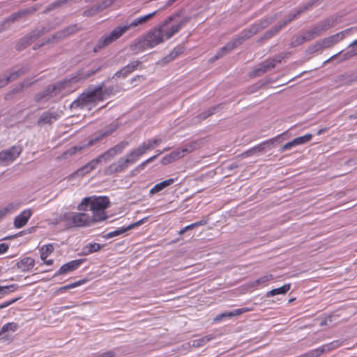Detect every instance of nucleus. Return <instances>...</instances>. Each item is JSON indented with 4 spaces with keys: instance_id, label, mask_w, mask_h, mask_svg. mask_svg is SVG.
<instances>
[{
    "instance_id": "nucleus-1",
    "label": "nucleus",
    "mask_w": 357,
    "mask_h": 357,
    "mask_svg": "<svg viewBox=\"0 0 357 357\" xmlns=\"http://www.w3.org/2000/svg\"><path fill=\"white\" fill-rule=\"evenodd\" d=\"M100 70L97 68L95 70H88L86 72H79L70 79H66L59 82L55 84L48 86L44 91L38 93L35 96L36 101H46L50 98L59 94L61 96H67L77 89L75 86L79 82L87 79Z\"/></svg>"
},
{
    "instance_id": "nucleus-2",
    "label": "nucleus",
    "mask_w": 357,
    "mask_h": 357,
    "mask_svg": "<svg viewBox=\"0 0 357 357\" xmlns=\"http://www.w3.org/2000/svg\"><path fill=\"white\" fill-rule=\"evenodd\" d=\"M280 13H278L274 15L267 17L258 23L254 24L250 29H245L238 36L234 38L231 41L226 44L222 47L217 54L210 59L211 62H214L218 59L223 56L225 54L229 53L233 49L241 45L246 39L250 38L254 34H256L261 30L265 29L275 20L280 17Z\"/></svg>"
},
{
    "instance_id": "nucleus-3",
    "label": "nucleus",
    "mask_w": 357,
    "mask_h": 357,
    "mask_svg": "<svg viewBox=\"0 0 357 357\" xmlns=\"http://www.w3.org/2000/svg\"><path fill=\"white\" fill-rule=\"evenodd\" d=\"M158 11L159 10L147 15L138 17L132 20L130 22H126L123 25L116 26L109 33L105 34L99 39L96 45L94 47V52H98L108 46L121 37L128 30L144 25L151 19H152L158 13Z\"/></svg>"
},
{
    "instance_id": "nucleus-4",
    "label": "nucleus",
    "mask_w": 357,
    "mask_h": 357,
    "mask_svg": "<svg viewBox=\"0 0 357 357\" xmlns=\"http://www.w3.org/2000/svg\"><path fill=\"white\" fill-rule=\"evenodd\" d=\"M110 205L107 197H84L77 206L79 211H87L89 209L92 212L91 218L93 222H100L107 218L105 209Z\"/></svg>"
},
{
    "instance_id": "nucleus-5",
    "label": "nucleus",
    "mask_w": 357,
    "mask_h": 357,
    "mask_svg": "<svg viewBox=\"0 0 357 357\" xmlns=\"http://www.w3.org/2000/svg\"><path fill=\"white\" fill-rule=\"evenodd\" d=\"M128 142H121L120 143L104 152L102 154L100 155L98 158L91 160L87 164L78 169L73 174L72 176H84L86 174L89 173L93 169H94L97 165L102 160L107 162L114 158L116 155L121 153L128 146Z\"/></svg>"
},
{
    "instance_id": "nucleus-6",
    "label": "nucleus",
    "mask_w": 357,
    "mask_h": 357,
    "mask_svg": "<svg viewBox=\"0 0 357 357\" xmlns=\"http://www.w3.org/2000/svg\"><path fill=\"white\" fill-rule=\"evenodd\" d=\"M165 41L158 27L151 29L146 34L136 39L130 46V49L137 54L148 49L163 43Z\"/></svg>"
},
{
    "instance_id": "nucleus-7",
    "label": "nucleus",
    "mask_w": 357,
    "mask_h": 357,
    "mask_svg": "<svg viewBox=\"0 0 357 357\" xmlns=\"http://www.w3.org/2000/svg\"><path fill=\"white\" fill-rule=\"evenodd\" d=\"M318 1L319 0L310 1L305 5L298 8L294 13L289 14L284 20H281L277 25L273 26L271 29L265 32L261 39L267 40L272 38L278 33L289 23L298 18L301 13L307 10L314 5H318Z\"/></svg>"
},
{
    "instance_id": "nucleus-8",
    "label": "nucleus",
    "mask_w": 357,
    "mask_h": 357,
    "mask_svg": "<svg viewBox=\"0 0 357 357\" xmlns=\"http://www.w3.org/2000/svg\"><path fill=\"white\" fill-rule=\"evenodd\" d=\"M174 17L175 16L168 17L161 24L157 26L165 41L177 33L190 20V17H184L178 22L172 24Z\"/></svg>"
},
{
    "instance_id": "nucleus-9",
    "label": "nucleus",
    "mask_w": 357,
    "mask_h": 357,
    "mask_svg": "<svg viewBox=\"0 0 357 357\" xmlns=\"http://www.w3.org/2000/svg\"><path fill=\"white\" fill-rule=\"evenodd\" d=\"M63 218L68 228L89 227L93 223L91 215L86 211L66 212Z\"/></svg>"
},
{
    "instance_id": "nucleus-10",
    "label": "nucleus",
    "mask_w": 357,
    "mask_h": 357,
    "mask_svg": "<svg viewBox=\"0 0 357 357\" xmlns=\"http://www.w3.org/2000/svg\"><path fill=\"white\" fill-rule=\"evenodd\" d=\"M101 96L102 95L100 93H96L95 89H93L87 93H83L81 94L70 104V107L77 109L88 107L91 103L102 101V96Z\"/></svg>"
},
{
    "instance_id": "nucleus-11",
    "label": "nucleus",
    "mask_w": 357,
    "mask_h": 357,
    "mask_svg": "<svg viewBox=\"0 0 357 357\" xmlns=\"http://www.w3.org/2000/svg\"><path fill=\"white\" fill-rule=\"evenodd\" d=\"M353 30H357V27H353L350 29H347L344 31H342L340 33H337L335 35L331 36L329 37L325 38L321 40H319L322 47V49H326L331 47L333 45L337 43L340 40H343V38L349 34V33Z\"/></svg>"
},
{
    "instance_id": "nucleus-12",
    "label": "nucleus",
    "mask_w": 357,
    "mask_h": 357,
    "mask_svg": "<svg viewBox=\"0 0 357 357\" xmlns=\"http://www.w3.org/2000/svg\"><path fill=\"white\" fill-rule=\"evenodd\" d=\"M22 148L19 146H13L8 150L0 152V165H8L14 161L21 153Z\"/></svg>"
},
{
    "instance_id": "nucleus-13",
    "label": "nucleus",
    "mask_w": 357,
    "mask_h": 357,
    "mask_svg": "<svg viewBox=\"0 0 357 357\" xmlns=\"http://www.w3.org/2000/svg\"><path fill=\"white\" fill-rule=\"evenodd\" d=\"M282 59L283 56L282 55H278L274 58L264 61L255 69L254 75L255 76L262 75L268 70L273 68L276 63H280Z\"/></svg>"
},
{
    "instance_id": "nucleus-14",
    "label": "nucleus",
    "mask_w": 357,
    "mask_h": 357,
    "mask_svg": "<svg viewBox=\"0 0 357 357\" xmlns=\"http://www.w3.org/2000/svg\"><path fill=\"white\" fill-rule=\"evenodd\" d=\"M282 59L283 56L282 55H278L274 58L264 61L255 69L254 75L255 76L262 75L268 70L273 68L276 63H280Z\"/></svg>"
},
{
    "instance_id": "nucleus-15",
    "label": "nucleus",
    "mask_w": 357,
    "mask_h": 357,
    "mask_svg": "<svg viewBox=\"0 0 357 357\" xmlns=\"http://www.w3.org/2000/svg\"><path fill=\"white\" fill-rule=\"evenodd\" d=\"M130 165L125 157H121L119 160L109 165L105 170L106 174H113L124 172Z\"/></svg>"
},
{
    "instance_id": "nucleus-16",
    "label": "nucleus",
    "mask_w": 357,
    "mask_h": 357,
    "mask_svg": "<svg viewBox=\"0 0 357 357\" xmlns=\"http://www.w3.org/2000/svg\"><path fill=\"white\" fill-rule=\"evenodd\" d=\"M61 112L48 111L44 112L38 120V126H43L45 124H52L61 117Z\"/></svg>"
},
{
    "instance_id": "nucleus-17",
    "label": "nucleus",
    "mask_w": 357,
    "mask_h": 357,
    "mask_svg": "<svg viewBox=\"0 0 357 357\" xmlns=\"http://www.w3.org/2000/svg\"><path fill=\"white\" fill-rule=\"evenodd\" d=\"M29 70L28 67H22L17 70L13 71L10 75L0 77V88L5 86L10 82L15 80L18 77L24 74Z\"/></svg>"
},
{
    "instance_id": "nucleus-18",
    "label": "nucleus",
    "mask_w": 357,
    "mask_h": 357,
    "mask_svg": "<svg viewBox=\"0 0 357 357\" xmlns=\"http://www.w3.org/2000/svg\"><path fill=\"white\" fill-rule=\"evenodd\" d=\"M31 209H26L17 215L14 220V227L17 229L23 227L26 225L29 218L32 215Z\"/></svg>"
},
{
    "instance_id": "nucleus-19",
    "label": "nucleus",
    "mask_w": 357,
    "mask_h": 357,
    "mask_svg": "<svg viewBox=\"0 0 357 357\" xmlns=\"http://www.w3.org/2000/svg\"><path fill=\"white\" fill-rule=\"evenodd\" d=\"M141 62L139 61H135L127 66L122 68L121 70H118L113 76V78L117 77H123L126 78L128 75L132 73L134 70H135L138 66H139Z\"/></svg>"
},
{
    "instance_id": "nucleus-20",
    "label": "nucleus",
    "mask_w": 357,
    "mask_h": 357,
    "mask_svg": "<svg viewBox=\"0 0 357 357\" xmlns=\"http://www.w3.org/2000/svg\"><path fill=\"white\" fill-rule=\"evenodd\" d=\"M85 259H80L70 261L68 263L63 264L58 271V272L55 274L56 275H62L67 273L68 272L73 271L76 270L84 261Z\"/></svg>"
},
{
    "instance_id": "nucleus-21",
    "label": "nucleus",
    "mask_w": 357,
    "mask_h": 357,
    "mask_svg": "<svg viewBox=\"0 0 357 357\" xmlns=\"http://www.w3.org/2000/svg\"><path fill=\"white\" fill-rule=\"evenodd\" d=\"M283 134L278 135V136L269 139L266 141L261 142V144L253 147L254 151L256 153L262 152L266 147L271 148L276 142L280 143L282 141V137Z\"/></svg>"
},
{
    "instance_id": "nucleus-22",
    "label": "nucleus",
    "mask_w": 357,
    "mask_h": 357,
    "mask_svg": "<svg viewBox=\"0 0 357 357\" xmlns=\"http://www.w3.org/2000/svg\"><path fill=\"white\" fill-rule=\"evenodd\" d=\"M146 153L145 148L139 145L137 148L131 150L126 156L130 165L135 163L139 158Z\"/></svg>"
},
{
    "instance_id": "nucleus-23",
    "label": "nucleus",
    "mask_w": 357,
    "mask_h": 357,
    "mask_svg": "<svg viewBox=\"0 0 357 357\" xmlns=\"http://www.w3.org/2000/svg\"><path fill=\"white\" fill-rule=\"evenodd\" d=\"M35 264L34 259L31 257H25L18 261L15 266L22 272H27L31 271Z\"/></svg>"
},
{
    "instance_id": "nucleus-24",
    "label": "nucleus",
    "mask_w": 357,
    "mask_h": 357,
    "mask_svg": "<svg viewBox=\"0 0 357 357\" xmlns=\"http://www.w3.org/2000/svg\"><path fill=\"white\" fill-rule=\"evenodd\" d=\"M18 328L17 324L15 322L7 323L4 324L0 330V340H7L8 336L5 335L8 332H15Z\"/></svg>"
},
{
    "instance_id": "nucleus-25",
    "label": "nucleus",
    "mask_w": 357,
    "mask_h": 357,
    "mask_svg": "<svg viewBox=\"0 0 357 357\" xmlns=\"http://www.w3.org/2000/svg\"><path fill=\"white\" fill-rule=\"evenodd\" d=\"M78 30L77 26L76 24L71 25L66 29L61 30V31L57 32L55 35L53 36L52 40L56 39L60 40L64 37H67L75 32Z\"/></svg>"
},
{
    "instance_id": "nucleus-26",
    "label": "nucleus",
    "mask_w": 357,
    "mask_h": 357,
    "mask_svg": "<svg viewBox=\"0 0 357 357\" xmlns=\"http://www.w3.org/2000/svg\"><path fill=\"white\" fill-rule=\"evenodd\" d=\"M249 310L248 308H240V309H236L231 312H225L220 314H218L216 316V317L214 319V321H220L224 318H228V317H232L235 316L240 315L245 312H248Z\"/></svg>"
},
{
    "instance_id": "nucleus-27",
    "label": "nucleus",
    "mask_w": 357,
    "mask_h": 357,
    "mask_svg": "<svg viewBox=\"0 0 357 357\" xmlns=\"http://www.w3.org/2000/svg\"><path fill=\"white\" fill-rule=\"evenodd\" d=\"M174 178H169L159 183H157L150 190L149 193L151 195L158 193L164 190L165 188H166L167 187L172 185L174 183Z\"/></svg>"
},
{
    "instance_id": "nucleus-28",
    "label": "nucleus",
    "mask_w": 357,
    "mask_h": 357,
    "mask_svg": "<svg viewBox=\"0 0 357 357\" xmlns=\"http://www.w3.org/2000/svg\"><path fill=\"white\" fill-rule=\"evenodd\" d=\"M94 89L96 93H99L102 95V100L114 93V86L104 88L103 83L96 86Z\"/></svg>"
},
{
    "instance_id": "nucleus-29",
    "label": "nucleus",
    "mask_w": 357,
    "mask_h": 357,
    "mask_svg": "<svg viewBox=\"0 0 357 357\" xmlns=\"http://www.w3.org/2000/svg\"><path fill=\"white\" fill-rule=\"evenodd\" d=\"M182 158V154H180L178 150H175L169 154L164 156L161 160V163L164 165H167L172 162Z\"/></svg>"
},
{
    "instance_id": "nucleus-30",
    "label": "nucleus",
    "mask_w": 357,
    "mask_h": 357,
    "mask_svg": "<svg viewBox=\"0 0 357 357\" xmlns=\"http://www.w3.org/2000/svg\"><path fill=\"white\" fill-rule=\"evenodd\" d=\"M335 20L333 17L325 19L319 22L317 25L319 27L321 33H324L333 27L335 24Z\"/></svg>"
},
{
    "instance_id": "nucleus-31",
    "label": "nucleus",
    "mask_w": 357,
    "mask_h": 357,
    "mask_svg": "<svg viewBox=\"0 0 357 357\" xmlns=\"http://www.w3.org/2000/svg\"><path fill=\"white\" fill-rule=\"evenodd\" d=\"M273 278V275H266L259 278L257 280H255L248 284L250 287H257L261 284L265 285L268 282L271 280Z\"/></svg>"
},
{
    "instance_id": "nucleus-32",
    "label": "nucleus",
    "mask_w": 357,
    "mask_h": 357,
    "mask_svg": "<svg viewBox=\"0 0 357 357\" xmlns=\"http://www.w3.org/2000/svg\"><path fill=\"white\" fill-rule=\"evenodd\" d=\"M290 287L289 284H285L279 288L273 289L268 291L266 293V296L270 297L279 294H285L290 289Z\"/></svg>"
},
{
    "instance_id": "nucleus-33",
    "label": "nucleus",
    "mask_w": 357,
    "mask_h": 357,
    "mask_svg": "<svg viewBox=\"0 0 357 357\" xmlns=\"http://www.w3.org/2000/svg\"><path fill=\"white\" fill-rule=\"evenodd\" d=\"M102 245L96 243H89L83 248L82 252L84 255H87L98 251L102 248Z\"/></svg>"
},
{
    "instance_id": "nucleus-34",
    "label": "nucleus",
    "mask_w": 357,
    "mask_h": 357,
    "mask_svg": "<svg viewBox=\"0 0 357 357\" xmlns=\"http://www.w3.org/2000/svg\"><path fill=\"white\" fill-rule=\"evenodd\" d=\"M310 41L309 38H307V36L305 33V31L303 33V35L295 36L291 41L290 46L291 47H295L298 45H302L305 42Z\"/></svg>"
},
{
    "instance_id": "nucleus-35",
    "label": "nucleus",
    "mask_w": 357,
    "mask_h": 357,
    "mask_svg": "<svg viewBox=\"0 0 357 357\" xmlns=\"http://www.w3.org/2000/svg\"><path fill=\"white\" fill-rule=\"evenodd\" d=\"M162 142L161 138H155L153 139H149L144 142H143L141 145L142 147L145 148L146 152L149 150L154 149L155 146H157L159 144Z\"/></svg>"
},
{
    "instance_id": "nucleus-36",
    "label": "nucleus",
    "mask_w": 357,
    "mask_h": 357,
    "mask_svg": "<svg viewBox=\"0 0 357 357\" xmlns=\"http://www.w3.org/2000/svg\"><path fill=\"white\" fill-rule=\"evenodd\" d=\"M212 339L211 335H206L201 338L195 339L192 341V346L194 347H201L206 344Z\"/></svg>"
},
{
    "instance_id": "nucleus-37",
    "label": "nucleus",
    "mask_w": 357,
    "mask_h": 357,
    "mask_svg": "<svg viewBox=\"0 0 357 357\" xmlns=\"http://www.w3.org/2000/svg\"><path fill=\"white\" fill-rule=\"evenodd\" d=\"M182 51V47L174 48L168 55L164 57V63H168L174 60L176 56L181 54Z\"/></svg>"
},
{
    "instance_id": "nucleus-38",
    "label": "nucleus",
    "mask_w": 357,
    "mask_h": 357,
    "mask_svg": "<svg viewBox=\"0 0 357 357\" xmlns=\"http://www.w3.org/2000/svg\"><path fill=\"white\" fill-rule=\"evenodd\" d=\"M197 144L195 142H192L188 144H185L181 149H178V151L180 154H182V158L186 154L192 152L196 148Z\"/></svg>"
},
{
    "instance_id": "nucleus-39",
    "label": "nucleus",
    "mask_w": 357,
    "mask_h": 357,
    "mask_svg": "<svg viewBox=\"0 0 357 357\" xmlns=\"http://www.w3.org/2000/svg\"><path fill=\"white\" fill-rule=\"evenodd\" d=\"M197 144L195 142H192L188 144H185L181 149H178V151L180 154H182V158L186 154L192 152L196 148Z\"/></svg>"
},
{
    "instance_id": "nucleus-40",
    "label": "nucleus",
    "mask_w": 357,
    "mask_h": 357,
    "mask_svg": "<svg viewBox=\"0 0 357 357\" xmlns=\"http://www.w3.org/2000/svg\"><path fill=\"white\" fill-rule=\"evenodd\" d=\"M305 33L310 40H312L322 33L317 24L312 27L311 29L306 31Z\"/></svg>"
},
{
    "instance_id": "nucleus-41",
    "label": "nucleus",
    "mask_w": 357,
    "mask_h": 357,
    "mask_svg": "<svg viewBox=\"0 0 357 357\" xmlns=\"http://www.w3.org/2000/svg\"><path fill=\"white\" fill-rule=\"evenodd\" d=\"M312 134H306L303 136L298 137L294 139L293 141H294V143L296 146L301 145V144L308 142L309 141H310L312 139Z\"/></svg>"
},
{
    "instance_id": "nucleus-42",
    "label": "nucleus",
    "mask_w": 357,
    "mask_h": 357,
    "mask_svg": "<svg viewBox=\"0 0 357 357\" xmlns=\"http://www.w3.org/2000/svg\"><path fill=\"white\" fill-rule=\"evenodd\" d=\"M339 346H340L339 342L334 341L329 344H324L319 348L320 350H321V354H324V352H327V351L333 350V349L337 348Z\"/></svg>"
},
{
    "instance_id": "nucleus-43",
    "label": "nucleus",
    "mask_w": 357,
    "mask_h": 357,
    "mask_svg": "<svg viewBox=\"0 0 357 357\" xmlns=\"http://www.w3.org/2000/svg\"><path fill=\"white\" fill-rule=\"evenodd\" d=\"M127 231H129V229H127V227H121V228H119L118 229H116L114 231H110V232L106 234L105 235H104V238H107H107H113L114 236L121 235V234L126 232Z\"/></svg>"
},
{
    "instance_id": "nucleus-44",
    "label": "nucleus",
    "mask_w": 357,
    "mask_h": 357,
    "mask_svg": "<svg viewBox=\"0 0 357 357\" xmlns=\"http://www.w3.org/2000/svg\"><path fill=\"white\" fill-rule=\"evenodd\" d=\"M102 7L100 6H93L90 8L86 10L83 13V15L85 17H91L96 13H98L99 11L102 10Z\"/></svg>"
},
{
    "instance_id": "nucleus-45",
    "label": "nucleus",
    "mask_w": 357,
    "mask_h": 357,
    "mask_svg": "<svg viewBox=\"0 0 357 357\" xmlns=\"http://www.w3.org/2000/svg\"><path fill=\"white\" fill-rule=\"evenodd\" d=\"M19 206L20 204L18 202H10L2 208L8 215L15 211L19 208Z\"/></svg>"
},
{
    "instance_id": "nucleus-46",
    "label": "nucleus",
    "mask_w": 357,
    "mask_h": 357,
    "mask_svg": "<svg viewBox=\"0 0 357 357\" xmlns=\"http://www.w3.org/2000/svg\"><path fill=\"white\" fill-rule=\"evenodd\" d=\"M53 251V246L51 244L43 246L41 249L40 258L45 261L48 255Z\"/></svg>"
},
{
    "instance_id": "nucleus-47",
    "label": "nucleus",
    "mask_w": 357,
    "mask_h": 357,
    "mask_svg": "<svg viewBox=\"0 0 357 357\" xmlns=\"http://www.w3.org/2000/svg\"><path fill=\"white\" fill-rule=\"evenodd\" d=\"M17 288V284H13L8 286H0V296H4L14 291Z\"/></svg>"
},
{
    "instance_id": "nucleus-48",
    "label": "nucleus",
    "mask_w": 357,
    "mask_h": 357,
    "mask_svg": "<svg viewBox=\"0 0 357 357\" xmlns=\"http://www.w3.org/2000/svg\"><path fill=\"white\" fill-rule=\"evenodd\" d=\"M85 282H86L85 280H79L75 282H73V283H71V284H67V285L60 287L58 291H66L68 289L75 288L77 287H79V286L84 284Z\"/></svg>"
},
{
    "instance_id": "nucleus-49",
    "label": "nucleus",
    "mask_w": 357,
    "mask_h": 357,
    "mask_svg": "<svg viewBox=\"0 0 357 357\" xmlns=\"http://www.w3.org/2000/svg\"><path fill=\"white\" fill-rule=\"evenodd\" d=\"M348 47L349 48V50L347 52V55L349 56L357 55V39L350 43Z\"/></svg>"
},
{
    "instance_id": "nucleus-50",
    "label": "nucleus",
    "mask_w": 357,
    "mask_h": 357,
    "mask_svg": "<svg viewBox=\"0 0 357 357\" xmlns=\"http://www.w3.org/2000/svg\"><path fill=\"white\" fill-rule=\"evenodd\" d=\"M219 107V105L208 108L207 110L201 114L199 117L200 120H203L210 116L215 113V109Z\"/></svg>"
},
{
    "instance_id": "nucleus-51",
    "label": "nucleus",
    "mask_w": 357,
    "mask_h": 357,
    "mask_svg": "<svg viewBox=\"0 0 357 357\" xmlns=\"http://www.w3.org/2000/svg\"><path fill=\"white\" fill-rule=\"evenodd\" d=\"M323 50L320 41L317 42L316 43L308 47L307 50V53L313 54L314 52H319Z\"/></svg>"
},
{
    "instance_id": "nucleus-52",
    "label": "nucleus",
    "mask_w": 357,
    "mask_h": 357,
    "mask_svg": "<svg viewBox=\"0 0 357 357\" xmlns=\"http://www.w3.org/2000/svg\"><path fill=\"white\" fill-rule=\"evenodd\" d=\"M43 33H44L43 29V30H34L31 33H30V34L26 38H25L24 40H26V44L28 45L30 43V41H29L30 39H31L33 38H38V37L42 36Z\"/></svg>"
},
{
    "instance_id": "nucleus-53",
    "label": "nucleus",
    "mask_w": 357,
    "mask_h": 357,
    "mask_svg": "<svg viewBox=\"0 0 357 357\" xmlns=\"http://www.w3.org/2000/svg\"><path fill=\"white\" fill-rule=\"evenodd\" d=\"M321 354V350H320L319 348H317L315 349L310 350L307 353H305L304 354L300 356V357H318Z\"/></svg>"
},
{
    "instance_id": "nucleus-54",
    "label": "nucleus",
    "mask_w": 357,
    "mask_h": 357,
    "mask_svg": "<svg viewBox=\"0 0 357 357\" xmlns=\"http://www.w3.org/2000/svg\"><path fill=\"white\" fill-rule=\"evenodd\" d=\"M82 149V146H73L69 149L64 153V158H67L68 155H73L75 154L77 151H80Z\"/></svg>"
},
{
    "instance_id": "nucleus-55",
    "label": "nucleus",
    "mask_w": 357,
    "mask_h": 357,
    "mask_svg": "<svg viewBox=\"0 0 357 357\" xmlns=\"http://www.w3.org/2000/svg\"><path fill=\"white\" fill-rule=\"evenodd\" d=\"M115 352L114 351L110 350L101 354H98L93 357H114Z\"/></svg>"
},
{
    "instance_id": "nucleus-56",
    "label": "nucleus",
    "mask_w": 357,
    "mask_h": 357,
    "mask_svg": "<svg viewBox=\"0 0 357 357\" xmlns=\"http://www.w3.org/2000/svg\"><path fill=\"white\" fill-rule=\"evenodd\" d=\"M163 153V151H157V154L149 158V159H147L146 160H145L144 162H143L140 166L142 167H144L146 165H147L148 163L153 161L159 155L162 154Z\"/></svg>"
},
{
    "instance_id": "nucleus-57",
    "label": "nucleus",
    "mask_w": 357,
    "mask_h": 357,
    "mask_svg": "<svg viewBox=\"0 0 357 357\" xmlns=\"http://www.w3.org/2000/svg\"><path fill=\"white\" fill-rule=\"evenodd\" d=\"M66 215V213L59 215L54 220L53 224L58 225L61 222H64L66 225V220L64 219L63 216Z\"/></svg>"
},
{
    "instance_id": "nucleus-58",
    "label": "nucleus",
    "mask_w": 357,
    "mask_h": 357,
    "mask_svg": "<svg viewBox=\"0 0 357 357\" xmlns=\"http://www.w3.org/2000/svg\"><path fill=\"white\" fill-rule=\"evenodd\" d=\"M294 146H295V144L294 143V141L291 140V142H289L286 143L284 145H283L281 147L280 151H287V150H290L291 148H293Z\"/></svg>"
},
{
    "instance_id": "nucleus-59",
    "label": "nucleus",
    "mask_w": 357,
    "mask_h": 357,
    "mask_svg": "<svg viewBox=\"0 0 357 357\" xmlns=\"http://www.w3.org/2000/svg\"><path fill=\"white\" fill-rule=\"evenodd\" d=\"M19 299H20V298H16L10 300L8 301H6L0 305V307H1V309L5 308V307L13 304L14 303L17 301Z\"/></svg>"
},
{
    "instance_id": "nucleus-60",
    "label": "nucleus",
    "mask_w": 357,
    "mask_h": 357,
    "mask_svg": "<svg viewBox=\"0 0 357 357\" xmlns=\"http://www.w3.org/2000/svg\"><path fill=\"white\" fill-rule=\"evenodd\" d=\"M146 219V218H144V219H142V220H139V221H137V222H135L133 224H131V225H128L127 227V229L130 230V229H132L135 228L137 226L141 225L142 224H143L144 222Z\"/></svg>"
},
{
    "instance_id": "nucleus-61",
    "label": "nucleus",
    "mask_w": 357,
    "mask_h": 357,
    "mask_svg": "<svg viewBox=\"0 0 357 357\" xmlns=\"http://www.w3.org/2000/svg\"><path fill=\"white\" fill-rule=\"evenodd\" d=\"M256 152L254 151V149H253V147L249 150H248L247 151L241 154V157L242 158H247V157H249V156H252L254 154H255Z\"/></svg>"
},
{
    "instance_id": "nucleus-62",
    "label": "nucleus",
    "mask_w": 357,
    "mask_h": 357,
    "mask_svg": "<svg viewBox=\"0 0 357 357\" xmlns=\"http://www.w3.org/2000/svg\"><path fill=\"white\" fill-rule=\"evenodd\" d=\"M332 319H333V316H329V317H326V319L321 320V321L319 324L320 326H324L327 325L328 323H331L333 321Z\"/></svg>"
},
{
    "instance_id": "nucleus-63",
    "label": "nucleus",
    "mask_w": 357,
    "mask_h": 357,
    "mask_svg": "<svg viewBox=\"0 0 357 357\" xmlns=\"http://www.w3.org/2000/svg\"><path fill=\"white\" fill-rule=\"evenodd\" d=\"M8 249V245L6 243L0 244V255L5 253Z\"/></svg>"
},
{
    "instance_id": "nucleus-64",
    "label": "nucleus",
    "mask_w": 357,
    "mask_h": 357,
    "mask_svg": "<svg viewBox=\"0 0 357 357\" xmlns=\"http://www.w3.org/2000/svg\"><path fill=\"white\" fill-rule=\"evenodd\" d=\"M349 82H357V71L351 74Z\"/></svg>"
}]
</instances>
